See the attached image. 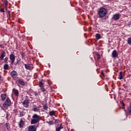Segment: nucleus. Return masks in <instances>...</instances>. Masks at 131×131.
I'll use <instances>...</instances> for the list:
<instances>
[{"mask_svg": "<svg viewBox=\"0 0 131 131\" xmlns=\"http://www.w3.org/2000/svg\"><path fill=\"white\" fill-rule=\"evenodd\" d=\"M123 106H124V104H123Z\"/></svg>", "mask_w": 131, "mask_h": 131, "instance_id": "39", "label": "nucleus"}, {"mask_svg": "<svg viewBox=\"0 0 131 131\" xmlns=\"http://www.w3.org/2000/svg\"><path fill=\"white\" fill-rule=\"evenodd\" d=\"M6 57V55H5V52H4L2 54H1L0 56V58L3 60Z\"/></svg>", "mask_w": 131, "mask_h": 131, "instance_id": "21", "label": "nucleus"}, {"mask_svg": "<svg viewBox=\"0 0 131 131\" xmlns=\"http://www.w3.org/2000/svg\"><path fill=\"white\" fill-rule=\"evenodd\" d=\"M10 105H11V99L9 98H7L5 103L3 104V106L5 109H8Z\"/></svg>", "mask_w": 131, "mask_h": 131, "instance_id": "3", "label": "nucleus"}, {"mask_svg": "<svg viewBox=\"0 0 131 131\" xmlns=\"http://www.w3.org/2000/svg\"><path fill=\"white\" fill-rule=\"evenodd\" d=\"M101 74H102V75H103V76H104V73H103V72H102V73H101Z\"/></svg>", "mask_w": 131, "mask_h": 131, "instance_id": "36", "label": "nucleus"}, {"mask_svg": "<svg viewBox=\"0 0 131 131\" xmlns=\"http://www.w3.org/2000/svg\"><path fill=\"white\" fill-rule=\"evenodd\" d=\"M20 116H22L20 115Z\"/></svg>", "mask_w": 131, "mask_h": 131, "instance_id": "41", "label": "nucleus"}, {"mask_svg": "<svg viewBox=\"0 0 131 131\" xmlns=\"http://www.w3.org/2000/svg\"><path fill=\"white\" fill-rule=\"evenodd\" d=\"M34 94H35V96H37V95H38V93L36 92H35Z\"/></svg>", "mask_w": 131, "mask_h": 131, "instance_id": "34", "label": "nucleus"}, {"mask_svg": "<svg viewBox=\"0 0 131 131\" xmlns=\"http://www.w3.org/2000/svg\"><path fill=\"white\" fill-rule=\"evenodd\" d=\"M119 18H120V15L119 14H116L113 15V19L114 20H119Z\"/></svg>", "mask_w": 131, "mask_h": 131, "instance_id": "9", "label": "nucleus"}, {"mask_svg": "<svg viewBox=\"0 0 131 131\" xmlns=\"http://www.w3.org/2000/svg\"><path fill=\"white\" fill-rule=\"evenodd\" d=\"M21 56H22L23 57H24V55L23 53L21 54Z\"/></svg>", "mask_w": 131, "mask_h": 131, "instance_id": "37", "label": "nucleus"}, {"mask_svg": "<svg viewBox=\"0 0 131 131\" xmlns=\"http://www.w3.org/2000/svg\"><path fill=\"white\" fill-rule=\"evenodd\" d=\"M23 105L25 108H27L29 106V100L26 99L23 102Z\"/></svg>", "mask_w": 131, "mask_h": 131, "instance_id": "6", "label": "nucleus"}, {"mask_svg": "<svg viewBox=\"0 0 131 131\" xmlns=\"http://www.w3.org/2000/svg\"><path fill=\"white\" fill-rule=\"evenodd\" d=\"M113 58H116L118 56V54H117V51L116 50H114L112 53Z\"/></svg>", "mask_w": 131, "mask_h": 131, "instance_id": "10", "label": "nucleus"}, {"mask_svg": "<svg viewBox=\"0 0 131 131\" xmlns=\"http://www.w3.org/2000/svg\"><path fill=\"white\" fill-rule=\"evenodd\" d=\"M10 75L13 79H16V78H17V76H18V73L15 71H12L10 73Z\"/></svg>", "mask_w": 131, "mask_h": 131, "instance_id": "4", "label": "nucleus"}, {"mask_svg": "<svg viewBox=\"0 0 131 131\" xmlns=\"http://www.w3.org/2000/svg\"><path fill=\"white\" fill-rule=\"evenodd\" d=\"M40 90L41 92H46V89L43 88V87L41 88Z\"/></svg>", "mask_w": 131, "mask_h": 131, "instance_id": "29", "label": "nucleus"}, {"mask_svg": "<svg viewBox=\"0 0 131 131\" xmlns=\"http://www.w3.org/2000/svg\"><path fill=\"white\" fill-rule=\"evenodd\" d=\"M63 128V126L62 124H60V126L59 127H56V131H60L61 129Z\"/></svg>", "mask_w": 131, "mask_h": 131, "instance_id": "14", "label": "nucleus"}, {"mask_svg": "<svg viewBox=\"0 0 131 131\" xmlns=\"http://www.w3.org/2000/svg\"><path fill=\"white\" fill-rule=\"evenodd\" d=\"M24 124H25L24 121L21 120L20 121V122H19V127H20V128H22V127L24 126Z\"/></svg>", "mask_w": 131, "mask_h": 131, "instance_id": "13", "label": "nucleus"}, {"mask_svg": "<svg viewBox=\"0 0 131 131\" xmlns=\"http://www.w3.org/2000/svg\"><path fill=\"white\" fill-rule=\"evenodd\" d=\"M49 124H54V122H53V121H50L48 122Z\"/></svg>", "mask_w": 131, "mask_h": 131, "instance_id": "31", "label": "nucleus"}, {"mask_svg": "<svg viewBox=\"0 0 131 131\" xmlns=\"http://www.w3.org/2000/svg\"><path fill=\"white\" fill-rule=\"evenodd\" d=\"M1 97L2 101L4 102V101H5V100H6V98H7V95L6 94H1Z\"/></svg>", "mask_w": 131, "mask_h": 131, "instance_id": "12", "label": "nucleus"}, {"mask_svg": "<svg viewBox=\"0 0 131 131\" xmlns=\"http://www.w3.org/2000/svg\"><path fill=\"white\" fill-rule=\"evenodd\" d=\"M4 69L5 70H8V69H9V64H4Z\"/></svg>", "mask_w": 131, "mask_h": 131, "instance_id": "17", "label": "nucleus"}, {"mask_svg": "<svg viewBox=\"0 0 131 131\" xmlns=\"http://www.w3.org/2000/svg\"><path fill=\"white\" fill-rule=\"evenodd\" d=\"M0 11L2 12V13H5V10L4 9H0Z\"/></svg>", "mask_w": 131, "mask_h": 131, "instance_id": "32", "label": "nucleus"}, {"mask_svg": "<svg viewBox=\"0 0 131 131\" xmlns=\"http://www.w3.org/2000/svg\"><path fill=\"white\" fill-rule=\"evenodd\" d=\"M9 59V58L8 57H5V58L4 59V63H8V60Z\"/></svg>", "mask_w": 131, "mask_h": 131, "instance_id": "26", "label": "nucleus"}, {"mask_svg": "<svg viewBox=\"0 0 131 131\" xmlns=\"http://www.w3.org/2000/svg\"><path fill=\"white\" fill-rule=\"evenodd\" d=\"M119 75V79H122L123 78V72H120Z\"/></svg>", "mask_w": 131, "mask_h": 131, "instance_id": "16", "label": "nucleus"}, {"mask_svg": "<svg viewBox=\"0 0 131 131\" xmlns=\"http://www.w3.org/2000/svg\"><path fill=\"white\" fill-rule=\"evenodd\" d=\"M28 131H36V128L34 125H30L29 126Z\"/></svg>", "mask_w": 131, "mask_h": 131, "instance_id": "8", "label": "nucleus"}, {"mask_svg": "<svg viewBox=\"0 0 131 131\" xmlns=\"http://www.w3.org/2000/svg\"><path fill=\"white\" fill-rule=\"evenodd\" d=\"M97 60H100V59H101V56L100 55V54H97Z\"/></svg>", "mask_w": 131, "mask_h": 131, "instance_id": "28", "label": "nucleus"}, {"mask_svg": "<svg viewBox=\"0 0 131 131\" xmlns=\"http://www.w3.org/2000/svg\"><path fill=\"white\" fill-rule=\"evenodd\" d=\"M98 15L99 16V18H103L105 17V16L107 15V10L106 8H100L98 12Z\"/></svg>", "mask_w": 131, "mask_h": 131, "instance_id": "2", "label": "nucleus"}, {"mask_svg": "<svg viewBox=\"0 0 131 131\" xmlns=\"http://www.w3.org/2000/svg\"><path fill=\"white\" fill-rule=\"evenodd\" d=\"M39 86L40 88H43V83H42V81H40L39 82Z\"/></svg>", "mask_w": 131, "mask_h": 131, "instance_id": "20", "label": "nucleus"}, {"mask_svg": "<svg viewBox=\"0 0 131 131\" xmlns=\"http://www.w3.org/2000/svg\"><path fill=\"white\" fill-rule=\"evenodd\" d=\"M16 59V57L15 55L11 54L10 55V60L11 61V64L13 65L14 62H15V59Z\"/></svg>", "mask_w": 131, "mask_h": 131, "instance_id": "5", "label": "nucleus"}, {"mask_svg": "<svg viewBox=\"0 0 131 131\" xmlns=\"http://www.w3.org/2000/svg\"><path fill=\"white\" fill-rule=\"evenodd\" d=\"M8 4H9V2L7 0L4 1V4L6 7V8H8Z\"/></svg>", "mask_w": 131, "mask_h": 131, "instance_id": "22", "label": "nucleus"}, {"mask_svg": "<svg viewBox=\"0 0 131 131\" xmlns=\"http://www.w3.org/2000/svg\"><path fill=\"white\" fill-rule=\"evenodd\" d=\"M25 67L28 70H32V69H33V67H32V65L30 64H25Z\"/></svg>", "mask_w": 131, "mask_h": 131, "instance_id": "7", "label": "nucleus"}, {"mask_svg": "<svg viewBox=\"0 0 131 131\" xmlns=\"http://www.w3.org/2000/svg\"><path fill=\"white\" fill-rule=\"evenodd\" d=\"M32 118L31 120V124H36L38 122H39L40 120H41L40 116L37 114H34L32 116Z\"/></svg>", "mask_w": 131, "mask_h": 131, "instance_id": "1", "label": "nucleus"}, {"mask_svg": "<svg viewBox=\"0 0 131 131\" xmlns=\"http://www.w3.org/2000/svg\"><path fill=\"white\" fill-rule=\"evenodd\" d=\"M128 111L129 113H131V106H129V107H128Z\"/></svg>", "mask_w": 131, "mask_h": 131, "instance_id": "30", "label": "nucleus"}, {"mask_svg": "<svg viewBox=\"0 0 131 131\" xmlns=\"http://www.w3.org/2000/svg\"><path fill=\"white\" fill-rule=\"evenodd\" d=\"M127 43L128 45H131V37L128 38Z\"/></svg>", "mask_w": 131, "mask_h": 131, "instance_id": "25", "label": "nucleus"}, {"mask_svg": "<svg viewBox=\"0 0 131 131\" xmlns=\"http://www.w3.org/2000/svg\"><path fill=\"white\" fill-rule=\"evenodd\" d=\"M8 16H9V18H10V17H11V12H10V11H8Z\"/></svg>", "mask_w": 131, "mask_h": 131, "instance_id": "33", "label": "nucleus"}, {"mask_svg": "<svg viewBox=\"0 0 131 131\" xmlns=\"http://www.w3.org/2000/svg\"><path fill=\"white\" fill-rule=\"evenodd\" d=\"M17 82L20 84H21V85H25V82L21 80L20 79L17 80Z\"/></svg>", "mask_w": 131, "mask_h": 131, "instance_id": "15", "label": "nucleus"}, {"mask_svg": "<svg viewBox=\"0 0 131 131\" xmlns=\"http://www.w3.org/2000/svg\"><path fill=\"white\" fill-rule=\"evenodd\" d=\"M49 107H48V105H45L44 106H43V110H48V108Z\"/></svg>", "mask_w": 131, "mask_h": 131, "instance_id": "27", "label": "nucleus"}, {"mask_svg": "<svg viewBox=\"0 0 131 131\" xmlns=\"http://www.w3.org/2000/svg\"><path fill=\"white\" fill-rule=\"evenodd\" d=\"M1 78H2V76H0V79H1Z\"/></svg>", "mask_w": 131, "mask_h": 131, "instance_id": "38", "label": "nucleus"}, {"mask_svg": "<svg viewBox=\"0 0 131 131\" xmlns=\"http://www.w3.org/2000/svg\"><path fill=\"white\" fill-rule=\"evenodd\" d=\"M33 110V111H34V112H38V108L36 107H34Z\"/></svg>", "mask_w": 131, "mask_h": 131, "instance_id": "24", "label": "nucleus"}, {"mask_svg": "<svg viewBox=\"0 0 131 131\" xmlns=\"http://www.w3.org/2000/svg\"><path fill=\"white\" fill-rule=\"evenodd\" d=\"M55 111H51L49 112V115L50 116H55Z\"/></svg>", "mask_w": 131, "mask_h": 131, "instance_id": "18", "label": "nucleus"}, {"mask_svg": "<svg viewBox=\"0 0 131 131\" xmlns=\"http://www.w3.org/2000/svg\"><path fill=\"white\" fill-rule=\"evenodd\" d=\"M19 62H20V60H17V63L18 64V63H19Z\"/></svg>", "mask_w": 131, "mask_h": 131, "instance_id": "35", "label": "nucleus"}, {"mask_svg": "<svg viewBox=\"0 0 131 131\" xmlns=\"http://www.w3.org/2000/svg\"><path fill=\"white\" fill-rule=\"evenodd\" d=\"M0 47H2V45H0Z\"/></svg>", "mask_w": 131, "mask_h": 131, "instance_id": "40", "label": "nucleus"}, {"mask_svg": "<svg viewBox=\"0 0 131 131\" xmlns=\"http://www.w3.org/2000/svg\"><path fill=\"white\" fill-rule=\"evenodd\" d=\"M12 92L15 96L18 97V96L19 95V91H18V90L16 89H13Z\"/></svg>", "mask_w": 131, "mask_h": 131, "instance_id": "11", "label": "nucleus"}, {"mask_svg": "<svg viewBox=\"0 0 131 131\" xmlns=\"http://www.w3.org/2000/svg\"><path fill=\"white\" fill-rule=\"evenodd\" d=\"M96 37L97 39H100L101 38V35L100 34H96Z\"/></svg>", "mask_w": 131, "mask_h": 131, "instance_id": "23", "label": "nucleus"}, {"mask_svg": "<svg viewBox=\"0 0 131 131\" xmlns=\"http://www.w3.org/2000/svg\"><path fill=\"white\" fill-rule=\"evenodd\" d=\"M6 126L8 130H10V129H11V127H10V124L9 123H6Z\"/></svg>", "mask_w": 131, "mask_h": 131, "instance_id": "19", "label": "nucleus"}]
</instances>
